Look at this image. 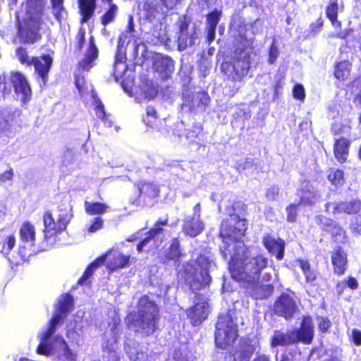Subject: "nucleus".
<instances>
[{
  "mask_svg": "<svg viewBox=\"0 0 361 361\" xmlns=\"http://www.w3.org/2000/svg\"><path fill=\"white\" fill-rule=\"evenodd\" d=\"M246 229L245 220L237 215H231L223 221L220 235L224 245L221 252L225 259L231 257L229 269L232 277L251 285L259 281L262 271L268 265V259L262 255H251L239 241Z\"/></svg>",
  "mask_w": 361,
  "mask_h": 361,
  "instance_id": "f257e3e1",
  "label": "nucleus"
},
{
  "mask_svg": "<svg viewBox=\"0 0 361 361\" xmlns=\"http://www.w3.org/2000/svg\"><path fill=\"white\" fill-rule=\"evenodd\" d=\"M126 320L130 328L142 336H149L157 328V307L147 296H143L139 300L137 312L129 314Z\"/></svg>",
  "mask_w": 361,
  "mask_h": 361,
  "instance_id": "f03ea898",
  "label": "nucleus"
},
{
  "mask_svg": "<svg viewBox=\"0 0 361 361\" xmlns=\"http://www.w3.org/2000/svg\"><path fill=\"white\" fill-rule=\"evenodd\" d=\"M44 0H27L25 4L26 14L22 21L20 20V16H17L18 35L25 42L33 43L40 38L39 30Z\"/></svg>",
  "mask_w": 361,
  "mask_h": 361,
  "instance_id": "7ed1b4c3",
  "label": "nucleus"
},
{
  "mask_svg": "<svg viewBox=\"0 0 361 361\" xmlns=\"http://www.w3.org/2000/svg\"><path fill=\"white\" fill-rule=\"evenodd\" d=\"M61 319V317L59 314L51 318L48 329L39 335L40 343L37 352L40 355H57L59 358L73 360L74 355L62 337L57 336L51 340V336L54 333L56 326Z\"/></svg>",
  "mask_w": 361,
  "mask_h": 361,
  "instance_id": "20e7f679",
  "label": "nucleus"
},
{
  "mask_svg": "<svg viewBox=\"0 0 361 361\" xmlns=\"http://www.w3.org/2000/svg\"><path fill=\"white\" fill-rule=\"evenodd\" d=\"M215 267L210 256L200 255L192 264H188L185 268V280L193 289H200L211 281L209 270Z\"/></svg>",
  "mask_w": 361,
  "mask_h": 361,
  "instance_id": "39448f33",
  "label": "nucleus"
},
{
  "mask_svg": "<svg viewBox=\"0 0 361 361\" xmlns=\"http://www.w3.org/2000/svg\"><path fill=\"white\" fill-rule=\"evenodd\" d=\"M131 257L124 255L117 250H109L104 255L96 259L86 269L83 276L79 279L80 285L86 283L87 280L93 274L94 269L106 264V267L110 271L124 269L130 264Z\"/></svg>",
  "mask_w": 361,
  "mask_h": 361,
  "instance_id": "423d86ee",
  "label": "nucleus"
},
{
  "mask_svg": "<svg viewBox=\"0 0 361 361\" xmlns=\"http://www.w3.org/2000/svg\"><path fill=\"white\" fill-rule=\"evenodd\" d=\"M238 326L231 313L221 314L216 322L215 343L218 348L229 350L238 338Z\"/></svg>",
  "mask_w": 361,
  "mask_h": 361,
  "instance_id": "0eeeda50",
  "label": "nucleus"
},
{
  "mask_svg": "<svg viewBox=\"0 0 361 361\" xmlns=\"http://www.w3.org/2000/svg\"><path fill=\"white\" fill-rule=\"evenodd\" d=\"M250 68L249 54L245 49H237L229 62L221 64V71L233 81H241Z\"/></svg>",
  "mask_w": 361,
  "mask_h": 361,
  "instance_id": "6e6552de",
  "label": "nucleus"
},
{
  "mask_svg": "<svg viewBox=\"0 0 361 361\" xmlns=\"http://www.w3.org/2000/svg\"><path fill=\"white\" fill-rule=\"evenodd\" d=\"M43 222L45 240L52 245L56 243L57 235L66 229L69 219L65 214L54 216L51 212L47 211L44 214Z\"/></svg>",
  "mask_w": 361,
  "mask_h": 361,
  "instance_id": "1a4fd4ad",
  "label": "nucleus"
},
{
  "mask_svg": "<svg viewBox=\"0 0 361 361\" xmlns=\"http://www.w3.org/2000/svg\"><path fill=\"white\" fill-rule=\"evenodd\" d=\"M10 81L13 85L16 98L22 103H27L32 97V90L24 75L19 72L11 73Z\"/></svg>",
  "mask_w": 361,
  "mask_h": 361,
  "instance_id": "9d476101",
  "label": "nucleus"
},
{
  "mask_svg": "<svg viewBox=\"0 0 361 361\" xmlns=\"http://www.w3.org/2000/svg\"><path fill=\"white\" fill-rule=\"evenodd\" d=\"M209 306L207 301L200 297H196L194 305L186 310V314L194 326L200 324L208 316Z\"/></svg>",
  "mask_w": 361,
  "mask_h": 361,
  "instance_id": "9b49d317",
  "label": "nucleus"
},
{
  "mask_svg": "<svg viewBox=\"0 0 361 361\" xmlns=\"http://www.w3.org/2000/svg\"><path fill=\"white\" fill-rule=\"evenodd\" d=\"M197 27L190 25L185 20L180 24V35L178 37V49L185 50L187 47L195 44L197 40Z\"/></svg>",
  "mask_w": 361,
  "mask_h": 361,
  "instance_id": "f8f14e48",
  "label": "nucleus"
},
{
  "mask_svg": "<svg viewBox=\"0 0 361 361\" xmlns=\"http://www.w3.org/2000/svg\"><path fill=\"white\" fill-rule=\"evenodd\" d=\"M325 209L328 213L334 215L340 214L343 212L350 214L357 213L361 209V202L356 200L350 202H327Z\"/></svg>",
  "mask_w": 361,
  "mask_h": 361,
  "instance_id": "ddd939ff",
  "label": "nucleus"
},
{
  "mask_svg": "<svg viewBox=\"0 0 361 361\" xmlns=\"http://www.w3.org/2000/svg\"><path fill=\"white\" fill-rule=\"evenodd\" d=\"M21 111L13 109L0 114V133L7 137L13 134V127L18 121Z\"/></svg>",
  "mask_w": 361,
  "mask_h": 361,
  "instance_id": "4468645a",
  "label": "nucleus"
},
{
  "mask_svg": "<svg viewBox=\"0 0 361 361\" xmlns=\"http://www.w3.org/2000/svg\"><path fill=\"white\" fill-rule=\"evenodd\" d=\"M297 194L300 199V204L305 205H313L317 203L321 197L319 192L307 180L301 182Z\"/></svg>",
  "mask_w": 361,
  "mask_h": 361,
  "instance_id": "2eb2a0df",
  "label": "nucleus"
},
{
  "mask_svg": "<svg viewBox=\"0 0 361 361\" xmlns=\"http://www.w3.org/2000/svg\"><path fill=\"white\" fill-rule=\"evenodd\" d=\"M296 308L297 307L294 300L287 294L281 295L274 306L275 313L283 317L286 319L292 317Z\"/></svg>",
  "mask_w": 361,
  "mask_h": 361,
  "instance_id": "dca6fc26",
  "label": "nucleus"
},
{
  "mask_svg": "<svg viewBox=\"0 0 361 361\" xmlns=\"http://www.w3.org/2000/svg\"><path fill=\"white\" fill-rule=\"evenodd\" d=\"M292 332L295 343H310L314 337V326L312 319L310 317H304L301 327L299 329L293 330Z\"/></svg>",
  "mask_w": 361,
  "mask_h": 361,
  "instance_id": "f3484780",
  "label": "nucleus"
},
{
  "mask_svg": "<svg viewBox=\"0 0 361 361\" xmlns=\"http://www.w3.org/2000/svg\"><path fill=\"white\" fill-rule=\"evenodd\" d=\"M52 58L49 55H43L40 57L32 59L35 73L42 79L43 85H45L48 79V73L52 65Z\"/></svg>",
  "mask_w": 361,
  "mask_h": 361,
  "instance_id": "a211bd4d",
  "label": "nucleus"
},
{
  "mask_svg": "<svg viewBox=\"0 0 361 361\" xmlns=\"http://www.w3.org/2000/svg\"><path fill=\"white\" fill-rule=\"evenodd\" d=\"M262 242L266 249L273 255H276L278 259L283 258L285 247V243L283 240L266 234L263 237Z\"/></svg>",
  "mask_w": 361,
  "mask_h": 361,
  "instance_id": "6ab92c4d",
  "label": "nucleus"
},
{
  "mask_svg": "<svg viewBox=\"0 0 361 361\" xmlns=\"http://www.w3.org/2000/svg\"><path fill=\"white\" fill-rule=\"evenodd\" d=\"M317 221L326 226L327 231L331 232L335 241L343 243L346 238L345 231L336 222L325 216H319L317 218Z\"/></svg>",
  "mask_w": 361,
  "mask_h": 361,
  "instance_id": "aec40b11",
  "label": "nucleus"
},
{
  "mask_svg": "<svg viewBox=\"0 0 361 361\" xmlns=\"http://www.w3.org/2000/svg\"><path fill=\"white\" fill-rule=\"evenodd\" d=\"M204 228V224L201 219L188 216L185 218L183 226V231L187 235L195 237L200 234Z\"/></svg>",
  "mask_w": 361,
  "mask_h": 361,
  "instance_id": "412c9836",
  "label": "nucleus"
},
{
  "mask_svg": "<svg viewBox=\"0 0 361 361\" xmlns=\"http://www.w3.org/2000/svg\"><path fill=\"white\" fill-rule=\"evenodd\" d=\"M163 4L162 2L161 4L157 0H147L144 5L146 18L152 21L156 18L164 16L169 9L165 7L166 10H164Z\"/></svg>",
  "mask_w": 361,
  "mask_h": 361,
  "instance_id": "4be33fe9",
  "label": "nucleus"
},
{
  "mask_svg": "<svg viewBox=\"0 0 361 361\" xmlns=\"http://www.w3.org/2000/svg\"><path fill=\"white\" fill-rule=\"evenodd\" d=\"M98 58V49L94 43L92 37L90 38L88 49L85 53L84 59L80 62V66L85 70L88 71L94 64Z\"/></svg>",
  "mask_w": 361,
  "mask_h": 361,
  "instance_id": "5701e85b",
  "label": "nucleus"
},
{
  "mask_svg": "<svg viewBox=\"0 0 361 361\" xmlns=\"http://www.w3.org/2000/svg\"><path fill=\"white\" fill-rule=\"evenodd\" d=\"M154 66L157 72L163 74V77H168L173 69V61L168 57L157 54L154 59Z\"/></svg>",
  "mask_w": 361,
  "mask_h": 361,
  "instance_id": "b1692460",
  "label": "nucleus"
},
{
  "mask_svg": "<svg viewBox=\"0 0 361 361\" xmlns=\"http://www.w3.org/2000/svg\"><path fill=\"white\" fill-rule=\"evenodd\" d=\"M331 261L334 272L341 275L345 270L347 263L346 255L340 247L336 248L332 253Z\"/></svg>",
  "mask_w": 361,
  "mask_h": 361,
  "instance_id": "393cba45",
  "label": "nucleus"
},
{
  "mask_svg": "<svg viewBox=\"0 0 361 361\" xmlns=\"http://www.w3.org/2000/svg\"><path fill=\"white\" fill-rule=\"evenodd\" d=\"M349 141L345 138H341L336 141L334 145V154L336 159L345 162L348 154Z\"/></svg>",
  "mask_w": 361,
  "mask_h": 361,
  "instance_id": "a878e982",
  "label": "nucleus"
},
{
  "mask_svg": "<svg viewBox=\"0 0 361 361\" xmlns=\"http://www.w3.org/2000/svg\"><path fill=\"white\" fill-rule=\"evenodd\" d=\"M255 351V348L251 344L250 341L244 340L240 343L239 350H236L233 355L235 359L247 361Z\"/></svg>",
  "mask_w": 361,
  "mask_h": 361,
  "instance_id": "bb28decb",
  "label": "nucleus"
},
{
  "mask_svg": "<svg viewBox=\"0 0 361 361\" xmlns=\"http://www.w3.org/2000/svg\"><path fill=\"white\" fill-rule=\"evenodd\" d=\"M20 236L23 242L32 246L35 239V227L29 222L23 223L20 228Z\"/></svg>",
  "mask_w": 361,
  "mask_h": 361,
  "instance_id": "cd10ccee",
  "label": "nucleus"
},
{
  "mask_svg": "<svg viewBox=\"0 0 361 361\" xmlns=\"http://www.w3.org/2000/svg\"><path fill=\"white\" fill-rule=\"evenodd\" d=\"M292 343H295L292 331L286 334L281 331H275L271 341V345L273 348L279 345H290Z\"/></svg>",
  "mask_w": 361,
  "mask_h": 361,
  "instance_id": "c85d7f7f",
  "label": "nucleus"
},
{
  "mask_svg": "<svg viewBox=\"0 0 361 361\" xmlns=\"http://www.w3.org/2000/svg\"><path fill=\"white\" fill-rule=\"evenodd\" d=\"M95 0H79L82 23H86L92 16L94 10Z\"/></svg>",
  "mask_w": 361,
  "mask_h": 361,
  "instance_id": "c756f323",
  "label": "nucleus"
},
{
  "mask_svg": "<svg viewBox=\"0 0 361 361\" xmlns=\"http://www.w3.org/2000/svg\"><path fill=\"white\" fill-rule=\"evenodd\" d=\"M73 305V298L71 295L66 294L62 296L59 301L58 308L54 316L59 314L61 319L69 312Z\"/></svg>",
  "mask_w": 361,
  "mask_h": 361,
  "instance_id": "7c9ffc66",
  "label": "nucleus"
},
{
  "mask_svg": "<svg viewBox=\"0 0 361 361\" xmlns=\"http://www.w3.org/2000/svg\"><path fill=\"white\" fill-rule=\"evenodd\" d=\"M337 0H331L329 5L326 7V15L334 27L341 28V23L337 20Z\"/></svg>",
  "mask_w": 361,
  "mask_h": 361,
  "instance_id": "2f4dec72",
  "label": "nucleus"
},
{
  "mask_svg": "<svg viewBox=\"0 0 361 361\" xmlns=\"http://www.w3.org/2000/svg\"><path fill=\"white\" fill-rule=\"evenodd\" d=\"M86 212L90 215L102 214L106 212L108 206L100 202H85Z\"/></svg>",
  "mask_w": 361,
  "mask_h": 361,
  "instance_id": "473e14b6",
  "label": "nucleus"
},
{
  "mask_svg": "<svg viewBox=\"0 0 361 361\" xmlns=\"http://www.w3.org/2000/svg\"><path fill=\"white\" fill-rule=\"evenodd\" d=\"M328 180L335 186H341L344 183L343 172L339 169H331L329 171Z\"/></svg>",
  "mask_w": 361,
  "mask_h": 361,
  "instance_id": "72a5a7b5",
  "label": "nucleus"
},
{
  "mask_svg": "<svg viewBox=\"0 0 361 361\" xmlns=\"http://www.w3.org/2000/svg\"><path fill=\"white\" fill-rule=\"evenodd\" d=\"M16 244V238L14 235L10 234L5 236L0 242V252L4 255H8L13 248Z\"/></svg>",
  "mask_w": 361,
  "mask_h": 361,
  "instance_id": "f704fd0d",
  "label": "nucleus"
},
{
  "mask_svg": "<svg viewBox=\"0 0 361 361\" xmlns=\"http://www.w3.org/2000/svg\"><path fill=\"white\" fill-rule=\"evenodd\" d=\"M350 64L347 61L339 63L335 70V76L339 80H345L350 73Z\"/></svg>",
  "mask_w": 361,
  "mask_h": 361,
  "instance_id": "c9c22d12",
  "label": "nucleus"
},
{
  "mask_svg": "<svg viewBox=\"0 0 361 361\" xmlns=\"http://www.w3.org/2000/svg\"><path fill=\"white\" fill-rule=\"evenodd\" d=\"M180 256L179 242L177 239H174L166 255V260L176 261Z\"/></svg>",
  "mask_w": 361,
  "mask_h": 361,
  "instance_id": "e433bc0d",
  "label": "nucleus"
},
{
  "mask_svg": "<svg viewBox=\"0 0 361 361\" xmlns=\"http://www.w3.org/2000/svg\"><path fill=\"white\" fill-rule=\"evenodd\" d=\"M221 16V11L214 10L207 15V23L208 27L216 28Z\"/></svg>",
  "mask_w": 361,
  "mask_h": 361,
  "instance_id": "4c0bfd02",
  "label": "nucleus"
},
{
  "mask_svg": "<svg viewBox=\"0 0 361 361\" xmlns=\"http://www.w3.org/2000/svg\"><path fill=\"white\" fill-rule=\"evenodd\" d=\"M117 11V6L116 5H111L109 10L104 14L102 18V23L103 25H106L112 22L116 16Z\"/></svg>",
  "mask_w": 361,
  "mask_h": 361,
  "instance_id": "58836bf2",
  "label": "nucleus"
},
{
  "mask_svg": "<svg viewBox=\"0 0 361 361\" xmlns=\"http://www.w3.org/2000/svg\"><path fill=\"white\" fill-rule=\"evenodd\" d=\"M16 56L21 63L31 65L32 59H30L25 49L18 48L16 50Z\"/></svg>",
  "mask_w": 361,
  "mask_h": 361,
  "instance_id": "ea45409f",
  "label": "nucleus"
},
{
  "mask_svg": "<svg viewBox=\"0 0 361 361\" xmlns=\"http://www.w3.org/2000/svg\"><path fill=\"white\" fill-rule=\"evenodd\" d=\"M298 204H291L286 207L287 220L290 222H294L297 218V207Z\"/></svg>",
  "mask_w": 361,
  "mask_h": 361,
  "instance_id": "a19ab883",
  "label": "nucleus"
},
{
  "mask_svg": "<svg viewBox=\"0 0 361 361\" xmlns=\"http://www.w3.org/2000/svg\"><path fill=\"white\" fill-rule=\"evenodd\" d=\"M126 350L131 361H141L145 357L144 353H136L135 350L130 346L126 347Z\"/></svg>",
  "mask_w": 361,
  "mask_h": 361,
  "instance_id": "79ce46f5",
  "label": "nucleus"
},
{
  "mask_svg": "<svg viewBox=\"0 0 361 361\" xmlns=\"http://www.w3.org/2000/svg\"><path fill=\"white\" fill-rule=\"evenodd\" d=\"M11 92V87L8 86L6 78L0 75V101L4 96Z\"/></svg>",
  "mask_w": 361,
  "mask_h": 361,
  "instance_id": "37998d69",
  "label": "nucleus"
},
{
  "mask_svg": "<svg viewBox=\"0 0 361 361\" xmlns=\"http://www.w3.org/2000/svg\"><path fill=\"white\" fill-rule=\"evenodd\" d=\"M93 97L94 99V104L95 106V112L97 116L101 119H104L106 117V114L104 109V105L102 104L99 99L95 98L94 95Z\"/></svg>",
  "mask_w": 361,
  "mask_h": 361,
  "instance_id": "c03bdc74",
  "label": "nucleus"
},
{
  "mask_svg": "<svg viewBox=\"0 0 361 361\" xmlns=\"http://www.w3.org/2000/svg\"><path fill=\"white\" fill-rule=\"evenodd\" d=\"M63 0H51L53 13L56 18H59L62 10L63 9Z\"/></svg>",
  "mask_w": 361,
  "mask_h": 361,
  "instance_id": "a18cd8bd",
  "label": "nucleus"
},
{
  "mask_svg": "<svg viewBox=\"0 0 361 361\" xmlns=\"http://www.w3.org/2000/svg\"><path fill=\"white\" fill-rule=\"evenodd\" d=\"M293 94L294 98L299 100H303L305 97L303 86L300 84L296 85L293 88Z\"/></svg>",
  "mask_w": 361,
  "mask_h": 361,
  "instance_id": "49530a36",
  "label": "nucleus"
},
{
  "mask_svg": "<svg viewBox=\"0 0 361 361\" xmlns=\"http://www.w3.org/2000/svg\"><path fill=\"white\" fill-rule=\"evenodd\" d=\"M104 221L101 217H97L94 219L92 224L88 228L90 233H94L103 227Z\"/></svg>",
  "mask_w": 361,
  "mask_h": 361,
  "instance_id": "de8ad7c7",
  "label": "nucleus"
},
{
  "mask_svg": "<svg viewBox=\"0 0 361 361\" xmlns=\"http://www.w3.org/2000/svg\"><path fill=\"white\" fill-rule=\"evenodd\" d=\"M318 327L322 332H326L331 326V322L326 317L317 318Z\"/></svg>",
  "mask_w": 361,
  "mask_h": 361,
  "instance_id": "09e8293b",
  "label": "nucleus"
},
{
  "mask_svg": "<svg viewBox=\"0 0 361 361\" xmlns=\"http://www.w3.org/2000/svg\"><path fill=\"white\" fill-rule=\"evenodd\" d=\"M194 99L198 100L200 106H206L209 103V97L205 92H197V94H194Z\"/></svg>",
  "mask_w": 361,
  "mask_h": 361,
  "instance_id": "8fccbe9b",
  "label": "nucleus"
},
{
  "mask_svg": "<svg viewBox=\"0 0 361 361\" xmlns=\"http://www.w3.org/2000/svg\"><path fill=\"white\" fill-rule=\"evenodd\" d=\"M279 193V188L276 186H271L267 189L266 197L269 200H276Z\"/></svg>",
  "mask_w": 361,
  "mask_h": 361,
  "instance_id": "3c124183",
  "label": "nucleus"
},
{
  "mask_svg": "<svg viewBox=\"0 0 361 361\" xmlns=\"http://www.w3.org/2000/svg\"><path fill=\"white\" fill-rule=\"evenodd\" d=\"M126 70V66L121 59H116L114 64V72L117 76L121 75Z\"/></svg>",
  "mask_w": 361,
  "mask_h": 361,
  "instance_id": "603ef678",
  "label": "nucleus"
},
{
  "mask_svg": "<svg viewBox=\"0 0 361 361\" xmlns=\"http://www.w3.org/2000/svg\"><path fill=\"white\" fill-rule=\"evenodd\" d=\"M140 191L141 193H147L151 196H155L158 192L157 189L150 184H145L142 185V187L140 188Z\"/></svg>",
  "mask_w": 361,
  "mask_h": 361,
  "instance_id": "864d4df0",
  "label": "nucleus"
},
{
  "mask_svg": "<svg viewBox=\"0 0 361 361\" xmlns=\"http://www.w3.org/2000/svg\"><path fill=\"white\" fill-rule=\"evenodd\" d=\"M350 228L354 233L361 235V214L351 223Z\"/></svg>",
  "mask_w": 361,
  "mask_h": 361,
  "instance_id": "5fc2aeb1",
  "label": "nucleus"
},
{
  "mask_svg": "<svg viewBox=\"0 0 361 361\" xmlns=\"http://www.w3.org/2000/svg\"><path fill=\"white\" fill-rule=\"evenodd\" d=\"M279 54V50L277 47L274 45V42L269 49V63L271 64L274 63L276 61V59L278 58Z\"/></svg>",
  "mask_w": 361,
  "mask_h": 361,
  "instance_id": "6e6d98bb",
  "label": "nucleus"
},
{
  "mask_svg": "<svg viewBox=\"0 0 361 361\" xmlns=\"http://www.w3.org/2000/svg\"><path fill=\"white\" fill-rule=\"evenodd\" d=\"M166 224H167L166 220H165L164 221H158L149 232L150 238L159 234L162 231V228H161V226H164Z\"/></svg>",
  "mask_w": 361,
  "mask_h": 361,
  "instance_id": "4d7b16f0",
  "label": "nucleus"
},
{
  "mask_svg": "<svg viewBox=\"0 0 361 361\" xmlns=\"http://www.w3.org/2000/svg\"><path fill=\"white\" fill-rule=\"evenodd\" d=\"M85 32L83 29H80L78 34H77V36H76V43H77V48L78 50H81L82 47V44L84 43V41H85Z\"/></svg>",
  "mask_w": 361,
  "mask_h": 361,
  "instance_id": "13d9d810",
  "label": "nucleus"
},
{
  "mask_svg": "<svg viewBox=\"0 0 361 361\" xmlns=\"http://www.w3.org/2000/svg\"><path fill=\"white\" fill-rule=\"evenodd\" d=\"M183 105L188 107L190 110H195L196 109L200 107V104L198 102V100L194 99V95L192 96V98L191 101H188L186 99H184Z\"/></svg>",
  "mask_w": 361,
  "mask_h": 361,
  "instance_id": "bf43d9fd",
  "label": "nucleus"
},
{
  "mask_svg": "<svg viewBox=\"0 0 361 361\" xmlns=\"http://www.w3.org/2000/svg\"><path fill=\"white\" fill-rule=\"evenodd\" d=\"M252 161L250 159H247L243 161V163L238 162L236 164V169L238 171H243L247 169L250 165H252Z\"/></svg>",
  "mask_w": 361,
  "mask_h": 361,
  "instance_id": "052dcab7",
  "label": "nucleus"
},
{
  "mask_svg": "<svg viewBox=\"0 0 361 361\" xmlns=\"http://www.w3.org/2000/svg\"><path fill=\"white\" fill-rule=\"evenodd\" d=\"M240 41L239 43L242 44L244 48L249 47L251 45V41L247 39L245 33L239 32Z\"/></svg>",
  "mask_w": 361,
  "mask_h": 361,
  "instance_id": "680f3d73",
  "label": "nucleus"
},
{
  "mask_svg": "<svg viewBox=\"0 0 361 361\" xmlns=\"http://www.w3.org/2000/svg\"><path fill=\"white\" fill-rule=\"evenodd\" d=\"M13 176V171L8 170L0 175V183L10 180L12 179Z\"/></svg>",
  "mask_w": 361,
  "mask_h": 361,
  "instance_id": "e2e57ef3",
  "label": "nucleus"
},
{
  "mask_svg": "<svg viewBox=\"0 0 361 361\" xmlns=\"http://www.w3.org/2000/svg\"><path fill=\"white\" fill-rule=\"evenodd\" d=\"M352 336H353L354 343L357 345H361V331H360L358 330H353V333H352Z\"/></svg>",
  "mask_w": 361,
  "mask_h": 361,
  "instance_id": "0e129e2a",
  "label": "nucleus"
},
{
  "mask_svg": "<svg viewBox=\"0 0 361 361\" xmlns=\"http://www.w3.org/2000/svg\"><path fill=\"white\" fill-rule=\"evenodd\" d=\"M216 28L207 26V39L209 42H212L215 37Z\"/></svg>",
  "mask_w": 361,
  "mask_h": 361,
  "instance_id": "69168bd1",
  "label": "nucleus"
},
{
  "mask_svg": "<svg viewBox=\"0 0 361 361\" xmlns=\"http://www.w3.org/2000/svg\"><path fill=\"white\" fill-rule=\"evenodd\" d=\"M304 274L307 282H312L316 279V274L312 271L310 269H309V271H307Z\"/></svg>",
  "mask_w": 361,
  "mask_h": 361,
  "instance_id": "338daca9",
  "label": "nucleus"
},
{
  "mask_svg": "<svg viewBox=\"0 0 361 361\" xmlns=\"http://www.w3.org/2000/svg\"><path fill=\"white\" fill-rule=\"evenodd\" d=\"M298 262H299L301 269L303 271V274L306 273L307 271H309V269H310V264L307 262L303 261V260H299Z\"/></svg>",
  "mask_w": 361,
  "mask_h": 361,
  "instance_id": "774afa93",
  "label": "nucleus"
}]
</instances>
